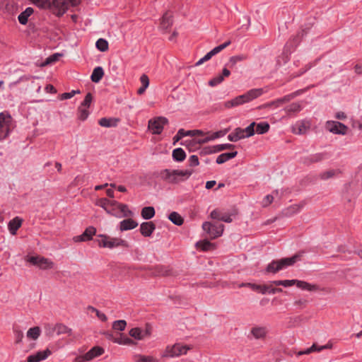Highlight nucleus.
I'll return each mask as SVG.
<instances>
[{
  "mask_svg": "<svg viewBox=\"0 0 362 362\" xmlns=\"http://www.w3.org/2000/svg\"><path fill=\"white\" fill-rule=\"evenodd\" d=\"M33 12L34 11L33 8H26L25 10L21 13L18 16L19 23L22 25H25L28 23V18L33 13Z\"/></svg>",
  "mask_w": 362,
  "mask_h": 362,
  "instance_id": "23",
  "label": "nucleus"
},
{
  "mask_svg": "<svg viewBox=\"0 0 362 362\" xmlns=\"http://www.w3.org/2000/svg\"><path fill=\"white\" fill-rule=\"evenodd\" d=\"M22 222L23 220L18 216L9 221L8 226L9 231L12 235H15L16 233L17 230L21 226Z\"/></svg>",
  "mask_w": 362,
  "mask_h": 362,
  "instance_id": "22",
  "label": "nucleus"
},
{
  "mask_svg": "<svg viewBox=\"0 0 362 362\" xmlns=\"http://www.w3.org/2000/svg\"><path fill=\"white\" fill-rule=\"evenodd\" d=\"M251 333L256 339H262L265 337L266 330L264 327H254L251 330Z\"/></svg>",
  "mask_w": 362,
  "mask_h": 362,
  "instance_id": "44",
  "label": "nucleus"
},
{
  "mask_svg": "<svg viewBox=\"0 0 362 362\" xmlns=\"http://www.w3.org/2000/svg\"><path fill=\"white\" fill-rule=\"evenodd\" d=\"M199 158L197 156L192 155L189 158V165L191 167L197 166L199 165Z\"/></svg>",
  "mask_w": 362,
  "mask_h": 362,
  "instance_id": "64",
  "label": "nucleus"
},
{
  "mask_svg": "<svg viewBox=\"0 0 362 362\" xmlns=\"http://www.w3.org/2000/svg\"><path fill=\"white\" fill-rule=\"evenodd\" d=\"M263 90L262 88L251 89L243 95H238L235 98L226 102L225 106L228 108L242 105L245 103L250 102L259 96L262 95Z\"/></svg>",
  "mask_w": 362,
  "mask_h": 362,
  "instance_id": "1",
  "label": "nucleus"
},
{
  "mask_svg": "<svg viewBox=\"0 0 362 362\" xmlns=\"http://www.w3.org/2000/svg\"><path fill=\"white\" fill-rule=\"evenodd\" d=\"M11 125H0V139H6L10 132Z\"/></svg>",
  "mask_w": 362,
  "mask_h": 362,
  "instance_id": "51",
  "label": "nucleus"
},
{
  "mask_svg": "<svg viewBox=\"0 0 362 362\" xmlns=\"http://www.w3.org/2000/svg\"><path fill=\"white\" fill-rule=\"evenodd\" d=\"M38 267L41 269H52L54 267V263L49 259L41 257Z\"/></svg>",
  "mask_w": 362,
  "mask_h": 362,
  "instance_id": "41",
  "label": "nucleus"
},
{
  "mask_svg": "<svg viewBox=\"0 0 362 362\" xmlns=\"http://www.w3.org/2000/svg\"><path fill=\"white\" fill-rule=\"evenodd\" d=\"M297 279H291V280H276L271 281L270 284H274L275 286H283L284 287H289L296 284Z\"/></svg>",
  "mask_w": 362,
  "mask_h": 362,
  "instance_id": "38",
  "label": "nucleus"
},
{
  "mask_svg": "<svg viewBox=\"0 0 362 362\" xmlns=\"http://www.w3.org/2000/svg\"><path fill=\"white\" fill-rule=\"evenodd\" d=\"M127 325V322L124 320H116L112 324V328L115 330L123 331Z\"/></svg>",
  "mask_w": 362,
  "mask_h": 362,
  "instance_id": "49",
  "label": "nucleus"
},
{
  "mask_svg": "<svg viewBox=\"0 0 362 362\" xmlns=\"http://www.w3.org/2000/svg\"><path fill=\"white\" fill-rule=\"evenodd\" d=\"M80 93L81 92H80L79 90H71V92H69V93H62L60 95V99L61 100L70 99L72 97H74L76 94H78V93Z\"/></svg>",
  "mask_w": 362,
  "mask_h": 362,
  "instance_id": "57",
  "label": "nucleus"
},
{
  "mask_svg": "<svg viewBox=\"0 0 362 362\" xmlns=\"http://www.w3.org/2000/svg\"><path fill=\"white\" fill-rule=\"evenodd\" d=\"M173 25V16L170 12H165L161 18L160 29L167 30Z\"/></svg>",
  "mask_w": 362,
  "mask_h": 362,
  "instance_id": "17",
  "label": "nucleus"
},
{
  "mask_svg": "<svg viewBox=\"0 0 362 362\" xmlns=\"http://www.w3.org/2000/svg\"><path fill=\"white\" fill-rule=\"evenodd\" d=\"M51 354V351L47 349L44 351H37V353L30 355L28 358V362H40V361L46 359Z\"/></svg>",
  "mask_w": 362,
  "mask_h": 362,
  "instance_id": "14",
  "label": "nucleus"
},
{
  "mask_svg": "<svg viewBox=\"0 0 362 362\" xmlns=\"http://www.w3.org/2000/svg\"><path fill=\"white\" fill-rule=\"evenodd\" d=\"M45 328L47 329L49 334H52L54 332L57 333V335L63 334H68L69 335H70L71 333V329L62 323H58L54 326L47 325L45 326Z\"/></svg>",
  "mask_w": 362,
  "mask_h": 362,
  "instance_id": "13",
  "label": "nucleus"
},
{
  "mask_svg": "<svg viewBox=\"0 0 362 362\" xmlns=\"http://www.w3.org/2000/svg\"><path fill=\"white\" fill-rule=\"evenodd\" d=\"M301 110L302 107L299 103H293L284 109L288 115L299 112Z\"/></svg>",
  "mask_w": 362,
  "mask_h": 362,
  "instance_id": "34",
  "label": "nucleus"
},
{
  "mask_svg": "<svg viewBox=\"0 0 362 362\" xmlns=\"http://www.w3.org/2000/svg\"><path fill=\"white\" fill-rule=\"evenodd\" d=\"M340 171L339 170H327L326 172H324L321 174L320 177L323 180H327L330 177H332L333 176L339 174Z\"/></svg>",
  "mask_w": 362,
  "mask_h": 362,
  "instance_id": "52",
  "label": "nucleus"
},
{
  "mask_svg": "<svg viewBox=\"0 0 362 362\" xmlns=\"http://www.w3.org/2000/svg\"><path fill=\"white\" fill-rule=\"evenodd\" d=\"M41 329L40 327H33L30 328L27 332V337L28 339L36 340L40 336Z\"/></svg>",
  "mask_w": 362,
  "mask_h": 362,
  "instance_id": "32",
  "label": "nucleus"
},
{
  "mask_svg": "<svg viewBox=\"0 0 362 362\" xmlns=\"http://www.w3.org/2000/svg\"><path fill=\"white\" fill-rule=\"evenodd\" d=\"M299 255H295L291 257L282 258L279 260H273L265 269L266 273L276 274L280 270L294 264L299 259Z\"/></svg>",
  "mask_w": 362,
  "mask_h": 362,
  "instance_id": "2",
  "label": "nucleus"
},
{
  "mask_svg": "<svg viewBox=\"0 0 362 362\" xmlns=\"http://www.w3.org/2000/svg\"><path fill=\"white\" fill-rule=\"evenodd\" d=\"M138 223L132 218H127L122 221L119 223V230L124 231L132 230L137 227Z\"/></svg>",
  "mask_w": 362,
  "mask_h": 362,
  "instance_id": "19",
  "label": "nucleus"
},
{
  "mask_svg": "<svg viewBox=\"0 0 362 362\" xmlns=\"http://www.w3.org/2000/svg\"><path fill=\"white\" fill-rule=\"evenodd\" d=\"M178 134L179 136H181L182 138L185 136H196V135H202L203 134V132L200 130H188V131H185V129H180L178 130Z\"/></svg>",
  "mask_w": 362,
  "mask_h": 362,
  "instance_id": "42",
  "label": "nucleus"
},
{
  "mask_svg": "<svg viewBox=\"0 0 362 362\" xmlns=\"http://www.w3.org/2000/svg\"><path fill=\"white\" fill-rule=\"evenodd\" d=\"M36 6L41 9H48L50 7L49 0H30Z\"/></svg>",
  "mask_w": 362,
  "mask_h": 362,
  "instance_id": "45",
  "label": "nucleus"
},
{
  "mask_svg": "<svg viewBox=\"0 0 362 362\" xmlns=\"http://www.w3.org/2000/svg\"><path fill=\"white\" fill-rule=\"evenodd\" d=\"M325 129L334 134L345 135L348 127L344 124L337 121H327L325 124Z\"/></svg>",
  "mask_w": 362,
  "mask_h": 362,
  "instance_id": "8",
  "label": "nucleus"
},
{
  "mask_svg": "<svg viewBox=\"0 0 362 362\" xmlns=\"http://www.w3.org/2000/svg\"><path fill=\"white\" fill-rule=\"evenodd\" d=\"M168 218L170 221L177 226H181L184 222L182 217L175 211L170 213Z\"/></svg>",
  "mask_w": 362,
  "mask_h": 362,
  "instance_id": "37",
  "label": "nucleus"
},
{
  "mask_svg": "<svg viewBox=\"0 0 362 362\" xmlns=\"http://www.w3.org/2000/svg\"><path fill=\"white\" fill-rule=\"evenodd\" d=\"M62 56V54L59 53L53 54L46 59L45 62L43 63V65L52 64L58 61Z\"/></svg>",
  "mask_w": 362,
  "mask_h": 362,
  "instance_id": "50",
  "label": "nucleus"
},
{
  "mask_svg": "<svg viewBox=\"0 0 362 362\" xmlns=\"http://www.w3.org/2000/svg\"><path fill=\"white\" fill-rule=\"evenodd\" d=\"M305 91L304 89H300L298 90L291 94L286 95L281 98H279L274 101L271 102L270 103H268L267 105L268 107L274 106L275 107H279L284 103L289 102L291 100L293 99L294 98L297 97L298 95H300Z\"/></svg>",
  "mask_w": 362,
  "mask_h": 362,
  "instance_id": "11",
  "label": "nucleus"
},
{
  "mask_svg": "<svg viewBox=\"0 0 362 362\" xmlns=\"http://www.w3.org/2000/svg\"><path fill=\"white\" fill-rule=\"evenodd\" d=\"M168 120L166 117H158L153 119H150L148 121V127L154 134H160L165 124H167Z\"/></svg>",
  "mask_w": 362,
  "mask_h": 362,
  "instance_id": "6",
  "label": "nucleus"
},
{
  "mask_svg": "<svg viewBox=\"0 0 362 362\" xmlns=\"http://www.w3.org/2000/svg\"><path fill=\"white\" fill-rule=\"evenodd\" d=\"M129 334L137 340H141L145 337V334L141 328L134 327L129 330Z\"/></svg>",
  "mask_w": 362,
  "mask_h": 362,
  "instance_id": "35",
  "label": "nucleus"
},
{
  "mask_svg": "<svg viewBox=\"0 0 362 362\" xmlns=\"http://www.w3.org/2000/svg\"><path fill=\"white\" fill-rule=\"evenodd\" d=\"M89 112L87 107L79 106L78 108V117L79 119L84 121L88 118Z\"/></svg>",
  "mask_w": 362,
  "mask_h": 362,
  "instance_id": "47",
  "label": "nucleus"
},
{
  "mask_svg": "<svg viewBox=\"0 0 362 362\" xmlns=\"http://www.w3.org/2000/svg\"><path fill=\"white\" fill-rule=\"evenodd\" d=\"M248 286L250 288H252L253 291H258L261 293L262 294H265L267 293V291L270 288L269 285H258L255 284H251V283H247V284H242L240 286Z\"/></svg>",
  "mask_w": 362,
  "mask_h": 362,
  "instance_id": "21",
  "label": "nucleus"
},
{
  "mask_svg": "<svg viewBox=\"0 0 362 362\" xmlns=\"http://www.w3.org/2000/svg\"><path fill=\"white\" fill-rule=\"evenodd\" d=\"M191 349L188 345L176 343L173 345H168L161 354L162 358H175L185 355Z\"/></svg>",
  "mask_w": 362,
  "mask_h": 362,
  "instance_id": "4",
  "label": "nucleus"
},
{
  "mask_svg": "<svg viewBox=\"0 0 362 362\" xmlns=\"http://www.w3.org/2000/svg\"><path fill=\"white\" fill-rule=\"evenodd\" d=\"M202 228L211 238L214 239L222 235L224 226L223 224L214 225L209 222H204L202 225Z\"/></svg>",
  "mask_w": 362,
  "mask_h": 362,
  "instance_id": "7",
  "label": "nucleus"
},
{
  "mask_svg": "<svg viewBox=\"0 0 362 362\" xmlns=\"http://www.w3.org/2000/svg\"><path fill=\"white\" fill-rule=\"evenodd\" d=\"M235 147L234 145L230 144H218L214 146V152H219L226 149H230Z\"/></svg>",
  "mask_w": 362,
  "mask_h": 362,
  "instance_id": "53",
  "label": "nucleus"
},
{
  "mask_svg": "<svg viewBox=\"0 0 362 362\" xmlns=\"http://www.w3.org/2000/svg\"><path fill=\"white\" fill-rule=\"evenodd\" d=\"M40 258V256L28 257L26 261L38 267Z\"/></svg>",
  "mask_w": 362,
  "mask_h": 362,
  "instance_id": "63",
  "label": "nucleus"
},
{
  "mask_svg": "<svg viewBox=\"0 0 362 362\" xmlns=\"http://www.w3.org/2000/svg\"><path fill=\"white\" fill-rule=\"evenodd\" d=\"M255 125H256V123L255 122H253L245 129H243L246 138L250 137L255 134Z\"/></svg>",
  "mask_w": 362,
  "mask_h": 362,
  "instance_id": "48",
  "label": "nucleus"
},
{
  "mask_svg": "<svg viewBox=\"0 0 362 362\" xmlns=\"http://www.w3.org/2000/svg\"><path fill=\"white\" fill-rule=\"evenodd\" d=\"M104 353V349L99 346H95L88 351L85 355L86 360H91L95 357L101 356Z\"/></svg>",
  "mask_w": 362,
  "mask_h": 362,
  "instance_id": "24",
  "label": "nucleus"
},
{
  "mask_svg": "<svg viewBox=\"0 0 362 362\" xmlns=\"http://www.w3.org/2000/svg\"><path fill=\"white\" fill-rule=\"evenodd\" d=\"M137 362H158V361L151 356L139 355Z\"/></svg>",
  "mask_w": 362,
  "mask_h": 362,
  "instance_id": "61",
  "label": "nucleus"
},
{
  "mask_svg": "<svg viewBox=\"0 0 362 362\" xmlns=\"http://www.w3.org/2000/svg\"><path fill=\"white\" fill-rule=\"evenodd\" d=\"M92 100H93L92 94L90 93H88L80 106L88 108L92 103Z\"/></svg>",
  "mask_w": 362,
  "mask_h": 362,
  "instance_id": "56",
  "label": "nucleus"
},
{
  "mask_svg": "<svg viewBox=\"0 0 362 362\" xmlns=\"http://www.w3.org/2000/svg\"><path fill=\"white\" fill-rule=\"evenodd\" d=\"M237 151L222 153L217 157L216 162L218 164L224 163L227 160L235 158L237 156Z\"/></svg>",
  "mask_w": 362,
  "mask_h": 362,
  "instance_id": "27",
  "label": "nucleus"
},
{
  "mask_svg": "<svg viewBox=\"0 0 362 362\" xmlns=\"http://www.w3.org/2000/svg\"><path fill=\"white\" fill-rule=\"evenodd\" d=\"M143 218L148 220L155 216V209L153 206H145L141 212Z\"/></svg>",
  "mask_w": 362,
  "mask_h": 362,
  "instance_id": "33",
  "label": "nucleus"
},
{
  "mask_svg": "<svg viewBox=\"0 0 362 362\" xmlns=\"http://www.w3.org/2000/svg\"><path fill=\"white\" fill-rule=\"evenodd\" d=\"M308 129V127L303 121L296 122L292 127L293 132L296 134H303L306 132Z\"/></svg>",
  "mask_w": 362,
  "mask_h": 362,
  "instance_id": "26",
  "label": "nucleus"
},
{
  "mask_svg": "<svg viewBox=\"0 0 362 362\" xmlns=\"http://www.w3.org/2000/svg\"><path fill=\"white\" fill-rule=\"evenodd\" d=\"M140 82L141 83V86L137 90V93L139 95H142L149 86V78L148 76L145 74H142L140 77Z\"/></svg>",
  "mask_w": 362,
  "mask_h": 362,
  "instance_id": "30",
  "label": "nucleus"
},
{
  "mask_svg": "<svg viewBox=\"0 0 362 362\" xmlns=\"http://www.w3.org/2000/svg\"><path fill=\"white\" fill-rule=\"evenodd\" d=\"M325 153H317L308 156L303 158V163L305 165H310L314 163H318L325 159Z\"/></svg>",
  "mask_w": 362,
  "mask_h": 362,
  "instance_id": "15",
  "label": "nucleus"
},
{
  "mask_svg": "<svg viewBox=\"0 0 362 362\" xmlns=\"http://www.w3.org/2000/svg\"><path fill=\"white\" fill-rule=\"evenodd\" d=\"M115 342L119 344H125V345H131L134 344L133 340L130 338L125 337L124 339H115L114 340Z\"/></svg>",
  "mask_w": 362,
  "mask_h": 362,
  "instance_id": "62",
  "label": "nucleus"
},
{
  "mask_svg": "<svg viewBox=\"0 0 362 362\" xmlns=\"http://www.w3.org/2000/svg\"><path fill=\"white\" fill-rule=\"evenodd\" d=\"M96 233V228L93 226H89L86 228L84 232L80 235L73 238V240L75 243L86 242L92 240L93 236Z\"/></svg>",
  "mask_w": 362,
  "mask_h": 362,
  "instance_id": "12",
  "label": "nucleus"
},
{
  "mask_svg": "<svg viewBox=\"0 0 362 362\" xmlns=\"http://www.w3.org/2000/svg\"><path fill=\"white\" fill-rule=\"evenodd\" d=\"M95 46L101 52H105L108 49V42L106 40L100 38L97 40Z\"/></svg>",
  "mask_w": 362,
  "mask_h": 362,
  "instance_id": "46",
  "label": "nucleus"
},
{
  "mask_svg": "<svg viewBox=\"0 0 362 362\" xmlns=\"http://www.w3.org/2000/svg\"><path fill=\"white\" fill-rule=\"evenodd\" d=\"M193 173L192 170H170L168 169L163 170L160 175L165 180H168L171 182H177L179 181H182L185 179H187L191 176Z\"/></svg>",
  "mask_w": 362,
  "mask_h": 362,
  "instance_id": "3",
  "label": "nucleus"
},
{
  "mask_svg": "<svg viewBox=\"0 0 362 362\" xmlns=\"http://www.w3.org/2000/svg\"><path fill=\"white\" fill-rule=\"evenodd\" d=\"M156 229L155 224L151 222H144L140 226V232L144 237H149L151 235Z\"/></svg>",
  "mask_w": 362,
  "mask_h": 362,
  "instance_id": "16",
  "label": "nucleus"
},
{
  "mask_svg": "<svg viewBox=\"0 0 362 362\" xmlns=\"http://www.w3.org/2000/svg\"><path fill=\"white\" fill-rule=\"evenodd\" d=\"M118 209L123 213V216L125 217L133 216V212L128 209L126 204H121L118 205Z\"/></svg>",
  "mask_w": 362,
  "mask_h": 362,
  "instance_id": "54",
  "label": "nucleus"
},
{
  "mask_svg": "<svg viewBox=\"0 0 362 362\" xmlns=\"http://www.w3.org/2000/svg\"><path fill=\"white\" fill-rule=\"evenodd\" d=\"M296 285L299 288L309 291H315L318 290V286L317 285L310 284L304 281L297 280Z\"/></svg>",
  "mask_w": 362,
  "mask_h": 362,
  "instance_id": "25",
  "label": "nucleus"
},
{
  "mask_svg": "<svg viewBox=\"0 0 362 362\" xmlns=\"http://www.w3.org/2000/svg\"><path fill=\"white\" fill-rule=\"evenodd\" d=\"M50 7L48 8L57 16H62L67 9L65 0H49Z\"/></svg>",
  "mask_w": 362,
  "mask_h": 362,
  "instance_id": "9",
  "label": "nucleus"
},
{
  "mask_svg": "<svg viewBox=\"0 0 362 362\" xmlns=\"http://www.w3.org/2000/svg\"><path fill=\"white\" fill-rule=\"evenodd\" d=\"M230 44V41H227L216 47H214L213 49H211L210 52H209L204 57L201 58L197 62H196L195 66H199L202 64L204 62L209 60L213 56L217 54L221 51H222L223 49L227 47Z\"/></svg>",
  "mask_w": 362,
  "mask_h": 362,
  "instance_id": "10",
  "label": "nucleus"
},
{
  "mask_svg": "<svg viewBox=\"0 0 362 362\" xmlns=\"http://www.w3.org/2000/svg\"><path fill=\"white\" fill-rule=\"evenodd\" d=\"M223 81V76H216L209 81V85L210 86H216L220 84Z\"/></svg>",
  "mask_w": 362,
  "mask_h": 362,
  "instance_id": "58",
  "label": "nucleus"
},
{
  "mask_svg": "<svg viewBox=\"0 0 362 362\" xmlns=\"http://www.w3.org/2000/svg\"><path fill=\"white\" fill-rule=\"evenodd\" d=\"M301 208L302 206L299 204H293L285 209L283 213L286 216H291L298 213L300 211Z\"/></svg>",
  "mask_w": 362,
  "mask_h": 362,
  "instance_id": "36",
  "label": "nucleus"
},
{
  "mask_svg": "<svg viewBox=\"0 0 362 362\" xmlns=\"http://www.w3.org/2000/svg\"><path fill=\"white\" fill-rule=\"evenodd\" d=\"M196 246L201 248L203 251H208L214 248L213 244L206 240L197 242Z\"/></svg>",
  "mask_w": 362,
  "mask_h": 362,
  "instance_id": "43",
  "label": "nucleus"
},
{
  "mask_svg": "<svg viewBox=\"0 0 362 362\" xmlns=\"http://www.w3.org/2000/svg\"><path fill=\"white\" fill-rule=\"evenodd\" d=\"M173 158L175 161L181 162L183 161L186 158V153L182 148H177L173 151Z\"/></svg>",
  "mask_w": 362,
  "mask_h": 362,
  "instance_id": "31",
  "label": "nucleus"
},
{
  "mask_svg": "<svg viewBox=\"0 0 362 362\" xmlns=\"http://www.w3.org/2000/svg\"><path fill=\"white\" fill-rule=\"evenodd\" d=\"M245 57L244 55H237L231 57L229 59V64L230 67L235 66L237 62H241L245 59Z\"/></svg>",
  "mask_w": 362,
  "mask_h": 362,
  "instance_id": "55",
  "label": "nucleus"
},
{
  "mask_svg": "<svg viewBox=\"0 0 362 362\" xmlns=\"http://www.w3.org/2000/svg\"><path fill=\"white\" fill-rule=\"evenodd\" d=\"M270 126L268 122H262L256 125L255 133L258 134H263L269 130Z\"/></svg>",
  "mask_w": 362,
  "mask_h": 362,
  "instance_id": "39",
  "label": "nucleus"
},
{
  "mask_svg": "<svg viewBox=\"0 0 362 362\" xmlns=\"http://www.w3.org/2000/svg\"><path fill=\"white\" fill-rule=\"evenodd\" d=\"M100 239H98L97 241L98 243V245L101 247H107L110 249L122 246L124 247H128L129 245L127 241L118 238H110L106 235H98Z\"/></svg>",
  "mask_w": 362,
  "mask_h": 362,
  "instance_id": "5",
  "label": "nucleus"
},
{
  "mask_svg": "<svg viewBox=\"0 0 362 362\" xmlns=\"http://www.w3.org/2000/svg\"><path fill=\"white\" fill-rule=\"evenodd\" d=\"M12 117L8 112L0 113V125H11Z\"/></svg>",
  "mask_w": 362,
  "mask_h": 362,
  "instance_id": "40",
  "label": "nucleus"
},
{
  "mask_svg": "<svg viewBox=\"0 0 362 362\" xmlns=\"http://www.w3.org/2000/svg\"><path fill=\"white\" fill-rule=\"evenodd\" d=\"M110 203V200L103 198L100 199L98 201V205L103 207L107 213H110L109 210V204Z\"/></svg>",
  "mask_w": 362,
  "mask_h": 362,
  "instance_id": "59",
  "label": "nucleus"
},
{
  "mask_svg": "<svg viewBox=\"0 0 362 362\" xmlns=\"http://www.w3.org/2000/svg\"><path fill=\"white\" fill-rule=\"evenodd\" d=\"M246 138L243 129L237 127L234 131L228 134V139L230 141L236 142L242 139Z\"/></svg>",
  "mask_w": 362,
  "mask_h": 362,
  "instance_id": "18",
  "label": "nucleus"
},
{
  "mask_svg": "<svg viewBox=\"0 0 362 362\" xmlns=\"http://www.w3.org/2000/svg\"><path fill=\"white\" fill-rule=\"evenodd\" d=\"M118 122V119L103 117L99 120L98 123L101 127H116Z\"/></svg>",
  "mask_w": 362,
  "mask_h": 362,
  "instance_id": "29",
  "label": "nucleus"
},
{
  "mask_svg": "<svg viewBox=\"0 0 362 362\" xmlns=\"http://www.w3.org/2000/svg\"><path fill=\"white\" fill-rule=\"evenodd\" d=\"M104 75L103 69L101 66L95 67L90 76L91 81L95 83H98Z\"/></svg>",
  "mask_w": 362,
  "mask_h": 362,
  "instance_id": "28",
  "label": "nucleus"
},
{
  "mask_svg": "<svg viewBox=\"0 0 362 362\" xmlns=\"http://www.w3.org/2000/svg\"><path fill=\"white\" fill-rule=\"evenodd\" d=\"M228 132V129H225L224 130H221V131H218L216 132H214L211 136L206 137V138H204L203 139H199L197 141L194 139L193 141L195 143L204 144V143H206V142H208L209 141L214 140L215 139L223 136Z\"/></svg>",
  "mask_w": 362,
  "mask_h": 362,
  "instance_id": "20",
  "label": "nucleus"
},
{
  "mask_svg": "<svg viewBox=\"0 0 362 362\" xmlns=\"http://www.w3.org/2000/svg\"><path fill=\"white\" fill-rule=\"evenodd\" d=\"M13 333H14V337H15V342L16 344L21 343L22 341L23 336H24L23 331H21L20 329H15L13 330Z\"/></svg>",
  "mask_w": 362,
  "mask_h": 362,
  "instance_id": "60",
  "label": "nucleus"
}]
</instances>
